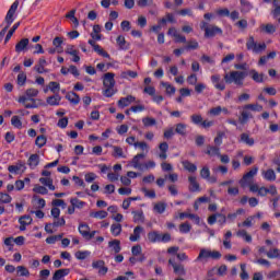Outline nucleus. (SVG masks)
Masks as SVG:
<instances>
[{
  "label": "nucleus",
  "mask_w": 280,
  "mask_h": 280,
  "mask_svg": "<svg viewBox=\"0 0 280 280\" xmlns=\"http://www.w3.org/2000/svg\"><path fill=\"white\" fill-rule=\"evenodd\" d=\"M39 183L48 187L50 191H56V186H54V179H51V177H40Z\"/></svg>",
  "instance_id": "25"
},
{
  "label": "nucleus",
  "mask_w": 280,
  "mask_h": 280,
  "mask_svg": "<svg viewBox=\"0 0 280 280\" xmlns=\"http://www.w3.org/2000/svg\"><path fill=\"white\" fill-rule=\"evenodd\" d=\"M135 100H137V98L132 95H128L127 97H121L118 101V106H119V108H126L127 106H130V104H132V102H135Z\"/></svg>",
  "instance_id": "14"
},
{
  "label": "nucleus",
  "mask_w": 280,
  "mask_h": 280,
  "mask_svg": "<svg viewBox=\"0 0 280 280\" xmlns=\"http://www.w3.org/2000/svg\"><path fill=\"white\" fill-rule=\"evenodd\" d=\"M142 159H145V154L143 153H139L132 159L131 165L135 167V170L143 172V164L141 163Z\"/></svg>",
  "instance_id": "11"
},
{
  "label": "nucleus",
  "mask_w": 280,
  "mask_h": 280,
  "mask_svg": "<svg viewBox=\"0 0 280 280\" xmlns=\"http://www.w3.org/2000/svg\"><path fill=\"white\" fill-rule=\"evenodd\" d=\"M175 132L177 135H180L182 137H185V135H187V125L183 122L177 124L175 128Z\"/></svg>",
  "instance_id": "39"
},
{
  "label": "nucleus",
  "mask_w": 280,
  "mask_h": 280,
  "mask_svg": "<svg viewBox=\"0 0 280 280\" xmlns=\"http://www.w3.org/2000/svg\"><path fill=\"white\" fill-rule=\"evenodd\" d=\"M241 279L247 280L248 279V272L246 271V264H241Z\"/></svg>",
  "instance_id": "64"
},
{
  "label": "nucleus",
  "mask_w": 280,
  "mask_h": 280,
  "mask_svg": "<svg viewBox=\"0 0 280 280\" xmlns=\"http://www.w3.org/2000/svg\"><path fill=\"white\" fill-rule=\"evenodd\" d=\"M166 209H167V203L165 202H158L153 207V211H155V213H165Z\"/></svg>",
  "instance_id": "43"
},
{
  "label": "nucleus",
  "mask_w": 280,
  "mask_h": 280,
  "mask_svg": "<svg viewBox=\"0 0 280 280\" xmlns=\"http://www.w3.org/2000/svg\"><path fill=\"white\" fill-rule=\"evenodd\" d=\"M47 66V60L45 58H40L38 60V65L34 67L37 73H45V67Z\"/></svg>",
  "instance_id": "33"
},
{
  "label": "nucleus",
  "mask_w": 280,
  "mask_h": 280,
  "mask_svg": "<svg viewBox=\"0 0 280 280\" xmlns=\"http://www.w3.org/2000/svg\"><path fill=\"white\" fill-rule=\"evenodd\" d=\"M21 26V22H16L12 28L8 32L4 43H8L10 40V38H12V36H14V33L16 32V30H19V27Z\"/></svg>",
  "instance_id": "41"
},
{
  "label": "nucleus",
  "mask_w": 280,
  "mask_h": 280,
  "mask_svg": "<svg viewBox=\"0 0 280 280\" xmlns=\"http://www.w3.org/2000/svg\"><path fill=\"white\" fill-rule=\"evenodd\" d=\"M198 47H199L198 42L196 39H191V40L187 42L185 49H187L189 51L191 49H198Z\"/></svg>",
  "instance_id": "59"
},
{
  "label": "nucleus",
  "mask_w": 280,
  "mask_h": 280,
  "mask_svg": "<svg viewBox=\"0 0 280 280\" xmlns=\"http://www.w3.org/2000/svg\"><path fill=\"white\" fill-rule=\"evenodd\" d=\"M206 154H208L209 156H220V147L208 145Z\"/></svg>",
  "instance_id": "44"
},
{
  "label": "nucleus",
  "mask_w": 280,
  "mask_h": 280,
  "mask_svg": "<svg viewBox=\"0 0 280 280\" xmlns=\"http://www.w3.org/2000/svg\"><path fill=\"white\" fill-rule=\"evenodd\" d=\"M257 172H259V167L254 166L249 172L243 175V177L238 180V185H241L243 189L249 187V191H252V194H259V185L253 184V178L257 176Z\"/></svg>",
  "instance_id": "1"
},
{
  "label": "nucleus",
  "mask_w": 280,
  "mask_h": 280,
  "mask_svg": "<svg viewBox=\"0 0 280 280\" xmlns=\"http://www.w3.org/2000/svg\"><path fill=\"white\" fill-rule=\"evenodd\" d=\"M247 73L244 71H231L225 73L223 79L225 84H235V86H244V80H246Z\"/></svg>",
  "instance_id": "3"
},
{
  "label": "nucleus",
  "mask_w": 280,
  "mask_h": 280,
  "mask_svg": "<svg viewBox=\"0 0 280 280\" xmlns=\"http://www.w3.org/2000/svg\"><path fill=\"white\" fill-rule=\"evenodd\" d=\"M115 93H117V90L115 89V86H105V90L103 91V95L105 97H113Z\"/></svg>",
  "instance_id": "48"
},
{
  "label": "nucleus",
  "mask_w": 280,
  "mask_h": 280,
  "mask_svg": "<svg viewBox=\"0 0 280 280\" xmlns=\"http://www.w3.org/2000/svg\"><path fill=\"white\" fill-rule=\"evenodd\" d=\"M260 30L261 32H265V34H275V32H277V26H275L273 24H262L260 25Z\"/></svg>",
  "instance_id": "32"
},
{
  "label": "nucleus",
  "mask_w": 280,
  "mask_h": 280,
  "mask_svg": "<svg viewBox=\"0 0 280 280\" xmlns=\"http://www.w3.org/2000/svg\"><path fill=\"white\" fill-rule=\"evenodd\" d=\"M201 30L205 32V37L206 38H213L215 35L222 36L223 32L222 28L215 26V25H209L207 22H201Z\"/></svg>",
  "instance_id": "6"
},
{
  "label": "nucleus",
  "mask_w": 280,
  "mask_h": 280,
  "mask_svg": "<svg viewBox=\"0 0 280 280\" xmlns=\"http://www.w3.org/2000/svg\"><path fill=\"white\" fill-rule=\"evenodd\" d=\"M249 73L252 74V80L257 83L264 82V73L257 72V70H250Z\"/></svg>",
  "instance_id": "40"
},
{
  "label": "nucleus",
  "mask_w": 280,
  "mask_h": 280,
  "mask_svg": "<svg viewBox=\"0 0 280 280\" xmlns=\"http://www.w3.org/2000/svg\"><path fill=\"white\" fill-rule=\"evenodd\" d=\"M70 203L72 207H74V209H84V207L86 206V202H84L78 198L70 199Z\"/></svg>",
  "instance_id": "38"
},
{
  "label": "nucleus",
  "mask_w": 280,
  "mask_h": 280,
  "mask_svg": "<svg viewBox=\"0 0 280 280\" xmlns=\"http://www.w3.org/2000/svg\"><path fill=\"white\" fill-rule=\"evenodd\" d=\"M33 191L35 194H40L42 196H47L49 194V190H47L45 186H40V185H35V187L33 188Z\"/></svg>",
  "instance_id": "47"
},
{
  "label": "nucleus",
  "mask_w": 280,
  "mask_h": 280,
  "mask_svg": "<svg viewBox=\"0 0 280 280\" xmlns=\"http://www.w3.org/2000/svg\"><path fill=\"white\" fill-rule=\"evenodd\" d=\"M89 255H91V252H89V250H85V252L79 250L74 254V257H77L80 260H84V259H86V257H89Z\"/></svg>",
  "instance_id": "62"
},
{
  "label": "nucleus",
  "mask_w": 280,
  "mask_h": 280,
  "mask_svg": "<svg viewBox=\"0 0 280 280\" xmlns=\"http://www.w3.org/2000/svg\"><path fill=\"white\" fill-rule=\"evenodd\" d=\"M115 73L107 72L103 75V85L104 86H115Z\"/></svg>",
  "instance_id": "12"
},
{
  "label": "nucleus",
  "mask_w": 280,
  "mask_h": 280,
  "mask_svg": "<svg viewBox=\"0 0 280 280\" xmlns=\"http://www.w3.org/2000/svg\"><path fill=\"white\" fill-rule=\"evenodd\" d=\"M173 270L175 275H178V277H185L187 275V271H185V266L182 264L173 265Z\"/></svg>",
  "instance_id": "35"
},
{
  "label": "nucleus",
  "mask_w": 280,
  "mask_h": 280,
  "mask_svg": "<svg viewBox=\"0 0 280 280\" xmlns=\"http://www.w3.org/2000/svg\"><path fill=\"white\" fill-rule=\"evenodd\" d=\"M262 177L265 178V180H268L269 183H275V180H277V174L272 168L262 171Z\"/></svg>",
  "instance_id": "19"
},
{
  "label": "nucleus",
  "mask_w": 280,
  "mask_h": 280,
  "mask_svg": "<svg viewBox=\"0 0 280 280\" xmlns=\"http://www.w3.org/2000/svg\"><path fill=\"white\" fill-rule=\"evenodd\" d=\"M268 194H270V196H277V186L271 185L269 188L262 186L258 190V196H261L262 198L268 196Z\"/></svg>",
  "instance_id": "9"
},
{
  "label": "nucleus",
  "mask_w": 280,
  "mask_h": 280,
  "mask_svg": "<svg viewBox=\"0 0 280 280\" xmlns=\"http://www.w3.org/2000/svg\"><path fill=\"white\" fill-rule=\"evenodd\" d=\"M162 86H164V89H166L167 95H174V93H176V88H174L172 84H170L167 82H162Z\"/></svg>",
  "instance_id": "53"
},
{
  "label": "nucleus",
  "mask_w": 280,
  "mask_h": 280,
  "mask_svg": "<svg viewBox=\"0 0 280 280\" xmlns=\"http://www.w3.org/2000/svg\"><path fill=\"white\" fill-rule=\"evenodd\" d=\"M262 110L264 106L258 103L244 105L241 116L238 117V124H241V126H245V124H248L249 119H253V113H261Z\"/></svg>",
  "instance_id": "2"
},
{
  "label": "nucleus",
  "mask_w": 280,
  "mask_h": 280,
  "mask_svg": "<svg viewBox=\"0 0 280 280\" xmlns=\"http://www.w3.org/2000/svg\"><path fill=\"white\" fill-rule=\"evenodd\" d=\"M190 121L195 124L196 126H199V124H202V115L195 114L190 116Z\"/></svg>",
  "instance_id": "57"
},
{
  "label": "nucleus",
  "mask_w": 280,
  "mask_h": 280,
  "mask_svg": "<svg viewBox=\"0 0 280 280\" xmlns=\"http://www.w3.org/2000/svg\"><path fill=\"white\" fill-rule=\"evenodd\" d=\"M0 202H2V205H10L12 197L9 194L0 191Z\"/></svg>",
  "instance_id": "50"
},
{
  "label": "nucleus",
  "mask_w": 280,
  "mask_h": 280,
  "mask_svg": "<svg viewBox=\"0 0 280 280\" xmlns=\"http://www.w3.org/2000/svg\"><path fill=\"white\" fill-rule=\"evenodd\" d=\"M112 156H114V159H126V154L124 153V149L121 147L112 145Z\"/></svg>",
  "instance_id": "24"
},
{
  "label": "nucleus",
  "mask_w": 280,
  "mask_h": 280,
  "mask_svg": "<svg viewBox=\"0 0 280 280\" xmlns=\"http://www.w3.org/2000/svg\"><path fill=\"white\" fill-rule=\"evenodd\" d=\"M222 254L218 250L201 248L195 261H207V259H221Z\"/></svg>",
  "instance_id": "5"
},
{
  "label": "nucleus",
  "mask_w": 280,
  "mask_h": 280,
  "mask_svg": "<svg viewBox=\"0 0 280 280\" xmlns=\"http://www.w3.org/2000/svg\"><path fill=\"white\" fill-rule=\"evenodd\" d=\"M38 163H40V155L35 153L28 158L27 164L31 170H36V167H38Z\"/></svg>",
  "instance_id": "16"
},
{
  "label": "nucleus",
  "mask_w": 280,
  "mask_h": 280,
  "mask_svg": "<svg viewBox=\"0 0 280 280\" xmlns=\"http://www.w3.org/2000/svg\"><path fill=\"white\" fill-rule=\"evenodd\" d=\"M142 124L145 126V128H150V126H156V119L152 117H144L142 119Z\"/></svg>",
  "instance_id": "51"
},
{
  "label": "nucleus",
  "mask_w": 280,
  "mask_h": 280,
  "mask_svg": "<svg viewBox=\"0 0 280 280\" xmlns=\"http://www.w3.org/2000/svg\"><path fill=\"white\" fill-rule=\"evenodd\" d=\"M66 100H68V102H70V104L73 106H78V104H80V95H78L75 92H68L66 94Z\"/></svg>",
  "instance_id": "15"
},
{
  "label": "nucleus",
  "mask_w": 280,
  "mask_h": 280,
  "mask_svg": "<svg viewBox=\"0 0 280 280\" xmlns=\"http://www.w3.org/2000/svg\"><path fill=\"white\" fill-rule=\"evenodd\" d=\"M200 176L201 178H203L205 180H207V178H209V176H211V171L209 170V166H203L200 171Z\"/></svg>",
  "instance_id": "61"
},
{
  "label": "nucleus",
  "mask_w": 280,
  "mask_h": 280,
  "mask_svg": "<svg viewBox=\"0 0 280 280\" xmlns=\"http://www.w3.org/2000/svg\"><path fill=\"white\" fill-rule=\"evenodd\" d=\"M25 95L28 98V101L32 102V100H34V97L38 96V90L34 89V88L27 89L25 92Z\"/></svg>",
  "instance_id": "46"
},
{
  "label": "nucleus",
  "mask_w": 280,
  "mask_h": 280,
  "mask_svg": "<svg viewBox=\"0 0 280 280\" xmlns=\"http://www.w3.org/2000/svg\"><path fill=\"white\" fill-rule=\"evenodd\" d=\"M27 45H30L28 38H22L16 45H15V51L16 54H21V51H25L27 49Z\"/></svg>",
  "instance_id": "20"
},
{
  "label": "nucleus",
  "mask_w": 280,
  "mask_h": 280,
  "mask_svg": "<svg viewBox=\"0 0 280 280\" xmlns=\"http://www.w3.org/2000/svg\"><path fill=\"white\" fill-rule=\"evenodd\" d=\"M132 215L133 222L136 224H143V222H145V215H143V210L132 211Z\"/></svg>",
  "instance_id": "23"
},
{
  "label": "nucleus",
  "mask_w": 280,
  "mask_h": 280,
  "mask_svg": "<svg viewBox=\"0 0 280 280\" xmlns=\"http://www.w3.org/2000/svg\"><path fill=\"white\" fill-rule=\"evenodd\" d=\"M71 272V269H58L52 276V280H62Z\"/></svg>",
  "instance_id": "22"
},
{
  "label": "nucleus",
  "mask_w": 280,
  "mask_h": 280,
  "mask_svg": "<svg viewBox=\"0 0 280 280\" xmlns=\"http://www.w3.org/2000/svg\"><path fill=\"white\" fill-rule=\"evenodd\" d=\"M62 98L59 94H55L52 96L47 97L46 102L49 106H58Z\"/></svg>",
  "instance_id": "30"
},
{
  "label": "nucleus",
  "mask_w": 280,
  "mask_h": 280,
  "mask_svg": "<svg viewBox=\"0 0 280 280\" xmlns=\"http://www.w3.org/2000/svg\"><path fill=\"white\" fill-rule=\"evenodd\" d=\"M143 233V226L138 225L133 229V234L130 235V242H139L141 240V234Z\"/></svg>",
  "instance_id": "17"
},
{
  "label": "nucleus",
  "mask_w": 280,
  "mask_h": 280,
  "mask_svg": "<svg viewBox=\"0 0 280 280\" xmlns=\"http://www.w3.org/2000/svg\"><path fill=\"white\" fill-rule=\"evenodd\" d=\"M211 82L217 91H224L226 89V83L222 80L220 74L211 75Z\"/></svg>",
  "instance_id": "8"
},
{
  "label": "nucleus",
  "mask_w": 280,
  "mask_h": 280,
  "mask_svg": "<svg viewBox=\"0 0 280 280\" xmlns=\"http://www.w3.org/2000/svg\"><path fill=\"white\" fill-rule=\"evenodd\" d=\"M26 81H27V74H25V72H20L18 75L19 86H24Z\"/></svg>",
  "instance_id": "56"
},
{
  "label": "nucleus",
  "mask_w": 280,
  "mask_h": 280,
  "mask_svg": "<svg viewBox=\"0 0 280 280\" xmlns=\"http://www.w3.org/2000/svg\"><path fill=\"white\" fill-rule=\"evenodd\" d=\"M16 270L19 277H30V270L25 266H18Z\"/></svg>",
  "instance_id": "54"
},
{
  "label": "nucleus",
  "mask_w": 280,
  "mask_h": 280,
  "mask_svg": "<svg viewBox=\"0 0 280 280\" xmlns=\"http://www.w3.org/2000/svg\"><path fill=\"white\" fill-rule=\"evenodd\" d=\"M94 51H96V54H98V56H102L103 58H110V55L106 52V50H104V48H102V46L100 45L94 46Z\"/></svg>",
  "instance_id": "52"
},
{
  "label": "nucleus",
  "mask_w": 280,
  "mask_h": 280,
  "mask_svg": "<svg viewBox=\"0 0 280 280\" xmlns=\"http://www.w3.org/2000/svg\"><path fill=\"white\" fill-rule=\"evenodd\" d=\"M16 10H19V0H15L12 3L5 15L4 21L7 23V26H4L3 30L0 32V40H3V36H5V33L8 32V30H10V25L14 23V14L16 13Z\"/></svg>",
  "instance_id": "4"
},
{
  "label": "nucleus",
  "mask_w": 280,
  "mask_h": 280,
  "mask_svg": "<svg viewBox=\"0 0 280 280\" xmlns=\"http://www.w3.org/2000/svg\"><path fill=\"white\" fill-rule=\"evenodd\" d=\"M238 141H240V143H245V145H249V147L255 145V139L250 138V135H248L246 132L241 133Z\"/></svg>",
  "instance_id": "18"
},
{
  "label": "nucleus",
  "mask_w": 280,
  "mask_h": 280,
  "mask_svg": "<svg viewBox=\"0 0 280 280\" xmlns=\"http://www.w3.org/2000/svg\"><path fill=\"white\" fill-rule=\"evenodd\" d=\"M139 8H148V5H154V0H137Z\"/></svg>",
  "instance_id": "55"
},
{
  "label": "nucleus",
  "mask_w": 280,
  "mask_h": 280,
  "mask_svg": "<svg viewBox=\"0 0 280 280\" xmlns=\"http://www.w3.org/2000/svg\"><path fill=\"white\" fill-rule=\"evenodd\" d=\"M110 233L114 237H119L121 235V223H113L110 225Z\"/></svg>",
  "instance_id": "31"
},
{
  "label": "nucleus",
  "mask_w": 280,
  "mask_h": 280,
  "mask_svg": "<svg viewBox=\"0 0 280 280\" xmlns=\"http://www.w3.org/2000/svg\"><path fill=\"white\" fill-rule=\"evenodd\" d=\"M179 231L182 232V233H189V231H191V225H189V223H182L180 225H179Z\"/></svg>",
  "instance_id": "63"
},
{
  "label": "nucleus",
  "mask_w": 280,
  "mask_h": 280,
  "mask_svg": "<svg viewBox=\"0 0 280 280\" xmlns=\"http://www.w3.org/2000/svg\"><path fill=\"white\" fill-rule=\"evenodd\" d=\"M30 101V98L26 96H20L18 102L20 104H24V108H38V105H36V100L35 98H31V104L30 103H25Z\"/></svg>",
  "instance_id": "13"
},
{
  "label": "nucleus",
  "mask_w": 280,
  "mask_h": 280,
  "mask_svg": "<svg viewBox=\"0 0 280 280\" xmlns=\"http://www.w3.org/2000/svg\"><path fill=\"white\" fill-rule=\"evenodd\" d=\"M159 149L161 151L159 159L165 161L167 159V150H170V144H167V142H162L160 143Z\"/></svg>",
  "instance_id": "21"
},
{
  "label": "nucleus",
  "mask_w": 280,
  "mask_h": 280,
  "mask_svg": "<svg viewBox=\"0 0 280 280\" xmlns=\"http://www.w3.org/2000/svg\"><path fill=\"white\" fill-rule=\"evenodd\" d=\"M243 12H250L253 10V3L248 0H241Z\"/></svg>",
  "instance_id": "49"
},
{
  "label": "nucleus",
  "mask_w": 280,
  "mask_h": 280,
  "mask_svg": "<svg viewBox=\"0 0 280 280\" xmlns=\"http://www.w3.org/2000/svg\"><path fill=\"white\" fill-rule=\"evenodd\" d=\"M109 248H113L114 253H121V241L114 240L108 243Z\"/></svg>",
  "instance_id": "34"
},
{
  "label": "nucleus",
  "mask_w": 280,
  "mask_h": 280,
  "mask_svg": "<svg viewBox=\"0 0 280 280\" xmlns=\"http://www.w3.org/2000/svg\"><path fill=\"white\" fill-rule=\"evenodd\" d=\"M20 231H25L26 226H28V224H32V217L30 215H24L21 217L20 220Z\"/></svg>",
  "instance_id": "27"
},
{
  "label": "nucleus",
  "mask_w": 280,
  "mask_h": 280,
  "mask_svg": "<svg viewBox=\"0 0 280 280\" xmlns=\"http://www.w3.org/2000/svg\"><path fill=\"white\" fill-rule=\"evenodd\" d=\"M148 240L149 242H151L152 244H156V242H161V234L156 231L154 232H149L148 233Z\"/></svg>",
  "instance_id": "37"
},
{
  "label": "nucleus",
  "mask_w": 280,
  "mask_h": 280,
  "mask_svg": "<svg viewBox=\"0 0 280 280\" xmlns=\"http://www.w3.org/2000/svg\"><path fill=\"white\" fill-rule=\"evenodd\" d=\"M90 218H95V220H104L105 218H108V212L106 210L101 211H92L90 212Z\"/></svg>",
  "instance_id": "29"
},
{
  "label": "nucleus",
  "mask_w": 280,
  "mask_h": 280,
  "mask_svg": "<svg viewBox=\"0 0 280 280\" xmlns=\"http://www.w3.org/2000/svg\"><path fill=\"white\" fill-rule=\"evenodd\" d=\"M267 257L269 259H277V257H279V248H273V249H270L269 252L266 253Z\"/></svg>",
  "instance_id": "60"
},
{
  "label": "nucleus",
  "mask_w": 280,
  "mask_h": 280,
  "mask_svg": "<svg viewBox=\"0 0 280 280\" xmlns=\"http://www.w3.org/2000/svg\"><path fill=\"white\" fill-rule=\"evenodd\" d=\"M46 144L47 137H45L44 135L37 136V138L35 139V145H37V148H45Z\"/></svg>",
  "instance_id": "45"
},
{
  "label": "nucleus",
  "mask_w": 280,
  "mask_h": 280,
  "mask_svg": "<svg viewBox=\"0 0 280 280\" xmlns=\"http://www.w3.org/2000/svg\"><path fill=\"white\" fill-rule=\"evenodd\" d=\"M246 47L248 51H254V54H261V51H266V43L257 44L255 43V37L253 36L248 37Z\"/></svg>",
  "instance_id": "7"
},
{
  "label": "nucleus",
  "mask_w": 280,
  "mask_h": 280,
  "mask_svg": "<svg viewBox=\"0 0 280 280\" xmlns=\"http://www.w3.org/2000/svg\"><path fill=\"white\" fill-rule=\"evenodd\" d=\"M11 124L12 126H14V128H19V129L23 128V122L21 121L19 116H13L11 118Z\"/></svg>",
  "instance_id": "58"
},
{
  "label": "nucleus",
  "mask_w": 280,
  "mask_h": 280,
  "mask_svg": "<svg viewBox=\"0 0 280 280\" xmlns=\"http://www.w3.org/2000/svg\"><path fill=\"white\" fill-rule=\"evenodd\" d=\"M182 165L184 170H186L187 172H190L191 174L198 171V166H196V164L189 162L188 160L183 161Z\"/></svg>",
  "instance_id": "28"
},
{
  "label": "nucleus",
  "mask_w": 280,
  "mask_h": 280,
  "mask_svg": "<svg viewBox=\"0 0 280 280\" xmlns=\"http://www.w3.org/2000/svg\"><path fill=\"white\" fill-rule=\"evenodd\" d=\"M91 231V228L86 223H80L79 225V233L86 240V236L89 235V232Z\"/></svg>",
  "instance_id": "36"
},
{
  "label": "nucleus",
  "mask_w": 280,
  "mask_h": 280,
  "mask_svg": "<svg viewBox=\"0 0 280 280\" xmlns=\"http://www.w3.org/2000/svg\"><path fill=\"white\" fill-rule=\"evenodd\" d=\"M188 183H189L188 189L191 194H196L200 191V183H198V179L196 178V176H189Z\"/></svg>",
  "instance_id": "10"
},
{
  "label": "nucleus",
  "mask_w": 280,
  "mask_h": 280,
  "mask_svg": "<svg viewBox=\"0 0 280 280\" xmlns=\"http://www.w3.org/2000/svg\"><path fill=\"white\" fill-rule=\"evenodd\" d=\"M185 218H189V220H194L195 224H200V217L198 214L182 212L179 213V220H185Z\"/></svg>",
  "instance_id": "26"
},
{
  "label": "nucleus",
  "mask_w": 280,
  "mask_h": 280,
  "mask_svg": "<svg viewBox=\"0 0 280 280\" xmlns=\"http://www.w3.org/2000/svg\"><path fill=\"white\" fill-rule=\"evenodd\" d=\"M48 89L49 91H51V93H54L55 95H58V93H60V83L56 81H51L48 84Z\"/></svg>",
  "instance_id": "42"
}]
</instances>
